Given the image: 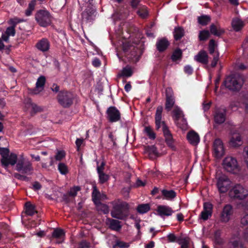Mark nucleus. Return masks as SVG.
<instances>
[{
    "label": "nucleus",
    "instance_id": "nucleus-60",
    "mask_svg": "<svg viewBox=\"0 0 248 248\" xmlns=\"http://www.w3.org/2000/svg\"><path fill=\"white\" fill-rule=\"evenodd\" d=\"M105 163L104 161H102L100 166H97V173L103 172L104 170L105 169Z\"/></svg>",
    "mask_w": 248,
    "mask_h": 248
},
{
    "label": "nucleus",
    "instance_id": "nucleus-38",
    "mask_svg": "<svg viewBox=\"0 0 248 248\" xmlns=\"http://www.w3.org/2000/svg\"><path fill=\"white\" fill-rule=\"evenodd\" d=\"M221 231L217 230L214 233V239L216 244L221 245L223 243V240L221 238Z\"/></svg>",
    "mask_w": 248,
    "mask_h": 248
},
{
    "label": "nucleus",
    "instance_id": "nucleus-44",
    "mask_svg": "<svg viewBox=\"0 0 248 248\" xmlns=\"http://www.w3.org/2000/svg\"><path fill=\"white\" fill-rule=\"evenodd\" d=\"M99 182L100 184H103L107 182L109 179L108 175L103 172L98 173Z\"/></svg>",
    "mask_w": 248,
    "mask_h": 248
},
{
    "label": "nucleus",
    "instance_id": "nucleus-14",
    "mask_svg": "<svg viewBox=\"0 0 248 248\" xmlns=\"http://www.w3.org/2000/svg\"><path fill=\"white\" fill-rule=\"evenodd\" d=\"M233 214V209L232 205L227 204L224 205L220 213V221L223 223L228 222Z\"/></svg>",
    "mask_w": 248,
    "mask_h": 248
},
{
    "label": "nucleus",
    "instance_id": "nucleus-22",
    "mask_svg": "<svg viewBox=\"0 0 248 248\" xmlns=\"http://www.w3.org/2000/svg\"><path fill=\"white\" fill-rule=\"evenodd\" d=\"M106 223L108 225L109 228L112 230L119 231L122 228L121 222L117 219L108 218Z\"/></svg>",
    "mask_w": 248,
    "mask_h": 248
},
{
    "label": "nucleus",
    "instance_id": "nucleus-47",
    "mask_svg": "<svg viewBox=\"0 0 248 248\" xmlns=\"http://www.w3.org/2000/svg\"><path fill=\"white\" fill-rule=\"evenodd\" d=\"M216 46L217 45H216L215 41L214 39H211L209 41L208 49H209V53L210 54L214 55L216 54V53H215V48H216Z\"/></svg>",
    "mask_w": 248,
    "mask_h": 248
},
{
    "label": "nucleus",
    "instance_id": "nucleus-2",
    "mask_svg": "<svg viewBox=\"0 0 248 248\" xmlns=\"http://www.w3.org/2000/svg\"><path fill=\"white\" fill-rule=\"evenodd\" d=\"M163 109L162 106H159L156 108L155 117V129L158 130L162 126V132L166 144L171 150L175 151L176 148L174 145L175 140L165 122L162 121Z\"/></svg>",
    "mask_w": 248,
    "mask_h": 248
},
{
    "label": "nucleus",
    "instance_id": "nucleus-20",
    "mask_svg": "<svg viewBox=\"0 0 248 248\" xmlns=\"http://www.w3.org/2000/svg\"><path fill=\"white\" fill-rule=\"evenodd\" d=\"M35 47L42 52H46L49 49L50 43L47 39L44 38L38 41Z\"/></svg>",
    "mask_w": 248,
    "mask_h": 248
},
{
    "label": "nucleus",
    "instance_id": "nucleus-33",
    "mask_svg": "<svg viewBox=\"0 0 248 248\" xmlns=\"http://www.w3.org/2000/svg\"><path fill=\"white\" fill-rule=\"evenodd\" d=\"M151 209L149 203H142L138 205L137 207V212L140 214H143L147 213Z\"/></svg>",
    "mask_w": 248,
    "mask_h": 248
},
{
    "label": "nucleus",
    "instance_id": "nucleus-8",
    "mask_svg": "<svg viewBox=\"0 0 248 248\" xmlns=\"http://www.w3.org/2000/svg\"><path fill=\"white\" fill-rule=\"evenodd\" d=\"M57 99L59 104L64 108L70 107L73 103L74 94L66 90H62L58 93Z\"/></svg>",
    "mask_w": 248,
    "mask_h": 248
},
{
    "label": "nucleus",
    "instance_id": "nucleus-31",
    "mask_svg": "<svg viewBox=\"0 0 248 248\" xmlns=\"http://www.w3.org/2000/svg\"><path fill=\"white\" fill-rule=\"evenodd\" d=\"M210 28L211 34L218 37L222 35L225 32L223 29L220 27L217 28L215 25L213 24L210 26Z\"/></svg>",
    "mask_w": 248,
    "mask_h": 248
},
{
    "label": "nucleus",
    "instance_id": "nucleus-29",
    "mask_svg": "<svg viewBox=\"0 0 248 248\" xmlns=\"http://www.w3.org/2000/svg\"><path fill=\"white\" fill-rule=\"evenodd\" d=\"M137 15L142 18H146L149 15L147 7L145 5H140L137 11Z\"/></svg>",
    "mask_w": 248,
    "mask_h": 248
},
{
    "label": "nucleus",
    "instance_id": "nucleus-37",
    "mask_svg": "<svg viewBox=\"0 0 248 248\" xmlns=\"http://www.w3.org/2000/svg\"><path fill=\"white\" fill-rule=\"evenodd\" d=\"M25 212L29 216H31L33 215L36 213L35 206L30 202H27L25 204Z\"/></svg>",
    "mask_w": 248,
    "mask_h": 248
},
{
    "label": "nucleus",
    "instance_id": "nucleus-9",
    "mask_svg": "<svg viewBox=\"0 0 248 248\" xmlns=\"http://www.w3.org/2000/svg\"><path fill=\"white\" fill-rule=\"evenodd\" d=\"M229 195L232 199L243 200L248 196V190L240 184H236L230 189Z\"/></svg>",
    "mask_w": 248,
    "mask_h": 248
},
{
    "label": "nucleus",
    "instance_id": "nucleus-42",
    "mask_svg": "<svg viewBox=\"0 0 248 248\" xmlns=\"http://www.w3.org/2000/svg\"><path fill=\"white\" fill-rule=\"evenodd\" d=\"M27 104H30L31 107V114H35L38 112H41L42 110L40 107L37 106L36 104L32 103L31 99L28 100Z\"/></svg>",
    "mask_w": 248,
    "mask_h": 248
},
{
    "label": "nucleus",
    "instance_id": "nucleus-26",
    "mask_svg": "<svg viewBox=\"0 0 248 248\" xmlns=\"http://www.w3.org/2000/svg\"><path fill=\"white\" fill-rule=\"evenodd\" d=\"M172 117L175 123H178L181 117H184L183 111L177 106L174 107V109L172 111Z\"/></svg>",
    "mask_w": 248,
    "mask_h": 248
},
{
    "label": "nucleus",
    "instance_id": "nucleus-63",
    "mask_svg": "<svg viewBox=\"0 0 248 248\" xmlns=\"http://www.w3.org/2000/svg\"><path fill=\"white\" fill-rule=\"evenodd\" d=\"M70 196H71L69 194V193L67 194H64L62 197V199L63 201L65 202V203H68L70 202Z\"/></svg>",
    "mask_w": 248,
    "mask_h": 248
},
{
    "label": "nucleus",
    "instance_id": "nucleus-56",
    "mask_svg": "<svg viewBox=\"0 0 248 248\" xmlns=\"http://www.w3.org/2000/svg\"><path fill=\"white\" fill-rule=\"evenodd\" d=\"M168 241L170 242H176L178 237H176L173 233H170L167 236Z\"/></svg>",
    "mask_w": 248,
    "mask_h": 248
},
{
    "label": "nucleus",
    "instance_id": "nucleus-51",
    "mask_svg": "<svg viewBox=\"0 0 248 248\" xmlns=\"http://www.w3.org/2000/svg\"><path fill=\"white\" fill-rule=\"evenodd\" d=\"M91 244L86 240H83L78 243V248H90Z\"/></svg>",
    "mask_w": 248,
    "mask_h": 248
},
{
    "label": "nucleus",
    "instance_id": "nucleus-40",
    "mask_svg": "<svg viewBox=\"0 0 248 248\" xmlns=\"http://www.w3.org/2000/svg\"><path fill=\"white\" fill-rule=\"evenodd\" d=\"M176 243L181 245V248H188V247L189 241L186 237H178Z\"/></svg>",
    "mask_w": 248,
    "mask_h": 248
},
{
    "label": "nucleus",
    "instance_id": "nucleus-55",
    "mask_svg": "<svg viewBox=\"0 0 248 248\" xmlns=\"http://www.w3.org/2000/svg\"><path fill=\"white\" fill-rule=\"evenodd\" d=\"M65 156V153L63 151H58L55 156L56 160L61 161Z\"/></svg>",
    "mask_w": 248,
    "mask_h": 248
},
{
    "label": "nucleus",
    "instance_id": "nucleus-34",
    "mask_svg": "<svg viewBox=\"0 0 248 248\" xmlns=\"http://www.w3.org/2000/svg\"><path fill=\"white\" fill-rule=\"evenodd\" d=\"M198 22L202 26L207 25L211 21L210 16L208 15H202L197 18Z\"/></svg>",
    "mask_w": 248,
    "mask_h": 248
},
{
    "label": "nucleus",
    "instance_id": "nucleus-1",
    "mask_svg": "<svg viewBox=\"0 0 248 248\" xmlns=\"http://www.w3.org/2000/svg\"><path fill=\"white\" fill-rule=\"evenodd\" d=\"M0 155L1 165L5 169H7L10 165L13 166L16 164V170L18 172L27 175L32 173L33 169L32 164L29 161H25L23 158L18 159L17 155L10 153L9 148L0 147Z\"/></svg>",
    "mask_w": 248,
    "mask_h": 248
},
{
    "label": "nucleus",
    "instance_id": "nucleus-18",
    "mask_svg": "<svg viewBox=\"0 0 248 248\" xmlns=\"http://www.w3.org/2000/svg\"><path fill=\"white\" fill-rule=\"evenodd\" d=\"M156 211L161 217L170 216L174 213V211L170 207L164 205H158Z\"/></svg>",
    "mask_w": 248,
    "mask_h": 248
},
{
    "label": "nucleus",
    "instance_id": "nucleus-59",
    "mask_svg": "<svg viewBox=\"0 0 248 248\" xmlns=\"http://www.w3.org/2000/svg\"><path fill=\"white\" fill-rule=\"evenodd\" d=\"M14 176L16 179L20 180L26 181L28 179V177L27 176L18 173H15L14 174Z\"/></svg>",
    "mask_w": 248,
    "mask_h": 248
},
{
    "label": "nucleus",
    "instance_id": "nucleus-57",
    "mask_svg": "<svg viewBox=\"0 0 248 248\" xmlns=\"http://www.w3.org/2000/svg\"><path fill=\"white\" fill-rule=\"evenodd\" d=\"M232 245L233 248H246L244 246L237 240H235L232 242Z\"/></svg>",
    "mask_w": 248,
    "mask_h": 248
},
{
    "label": "nucleus",
    "instance_id": "nucleus-52",
    "mask_svg": "<svg viewBox=\"0 0 248 248\" xmlns=\"http://www.w3.org/2000/svg\"><path fill=\"white\" fill-rule=\"evenodd\" d=\"M218 57H219V54H218V52H217V54L213 55V59L211 63V66L212 67H215L216 66L217 62L219 59Z\"/></svg>",
    "mask_w": 248,
    "mask_h": 248
},
{
    "label": "nucleus",
    "instance_id": "nucleus-6",
    "mask_svg": "<svg viewBox=\"0 0 248 248\" xmlns=\"http://www.w3.org/2000/svg\"><path fill=\"white\" fill-rule=\"evenodd\" d=\"M95 10L92 5H88L81 13V24L82 27L89 28L95 19Z\"/></svg>",
    "mask_w": 248,
    "mask_h": 248
},
{
    "label": "nucleus",
    "instance_id": "nucleus-46",
    "mask_svg": "<svg viewBox=\"0 0 248 248\" xmlns=\"http://www.w3.org/2000/svg\"><path fill=\"white\" fill-rule=\"evenodd\" d=\"M58 169L62 174L65 175L68 172L67 166L63 163H60Z\"/></svg>",
    "mask_w": 248,
    "mask_h": 248
},
{
    "label": "nucleus",
    "instance_id": "nucleus-30",
    "mask_svg": "<svg viewBox=\"0 0 248 248\" xmlns=\"http://www.w3.org/2000/svg\"><path fill=\"white\" fill-rule=\"evenodd\" d=\"M101 194L97 187L95 186H93L92 197V200L95 204H101V202H99V198L100 197Z\"/></svg>",
    "mask_w": 248,
    "mask_h": 248
},
{
    "label": "nucleus",
    "instance_id": "nucleus-15",
    "mask_svg": "<svg viewBox=\"0 0 248 248\" xmlns=\"http://www.w3.org/2000/svg\"><path fill=\"white\" fill-rule=\"evenodd\" d=\"M213 155L217 158L222 157L225 154L223 142L221 140L217 139L213 143Z\"/></svg>",
    "mask_w": 248,
    "mask_h": 248
},
{
    "label": "nucleus",
    "instance_id": "nucleus-19",
    "mask_svg": "<svg viewBox=\"0 0 248 248\" xmlns=\"http://www.w3.org/2000/svg\"><path fill=\"white\" fill-rule=\"evenodd\" d=\"M226 110L224 108H220L217 110L215 115L214 119L216 123L223 124L226 120Z\"/></svg>",
    "mask_w": 248,
    "mask_h": 248
},
{
    "label": "nucleus",
    "instance_id": "nucleus-32",
    "mask_svg": "<svg viewBox=\"0 0 248 248\" xmlns=\"http://www.w3.org/2000/svg\"><path fill=\"white\" fill-rule=\"evenodd\" d=\"M37 4L36 0H31L28 4L27 9L25 11V15L27 16H31L33 11L34 10L35 6Z\"/></svg>",
    "mask_w": 248,
    "mask_h": 248
},
{
    "label": "nucleus",
    "instance_id": "nucleus-13",
    "mask_svg": "<svg viewBox=\"0 0 248 248\" xmlns=\"http://www.w3.org/2000/svg\"><path fill=\"white\" fill-rule=\"evenodd\" d=\"M107 119L110 123H115L121 119L120 111L114 106L109 107L106 112Z\"/></svg>",
    "mask_w": 248,
    "mask_h": 248
},
{
    "label": "nucleus",
    "instance_id": "nucleus-28",
    "mask_svg": "<svg viewBox=\"0 0 248 248\" xmlns=\"http://www.w3.org/2000/svg\"><path fill=\"white\" fill-rule=\"evenodd\" d=\"M244 25V22L238 18H233L232 22V26L236 31H240Z\"/></svg>",
    "mask_w": 248,
    "mask_h": 248
},
{
    "label": "nucleus",
    "instance_id": "nucleus-39",
    "mask_svg": "<svg viewBox=\"0 0 248 248\" xmlns=\"http://www.w3.org/2000/svg\"><path fill=\"white\" fill-rule=\"evenodd\" d=\"M65 235V232L63 230L57 228L55 229L53 232L52 236L53 238H55L57 239H61Z\"/></svg>",
    "mask_w": 248,
    "mask_h": 248
},
{
    "label": "nucleus",
    "instance_id": "nucleus-61",
    "mask_svg": "<svg viewBox=\"0 0 248 248\" xmlns=\"http://www.w3.org/2000/svg\"><path fill=\"white\" fill-rule=\"evenodd\" d=\"M101 62L99 59L95 58L92 61V64L95 67H98L101 65Z\"/></svg>",
    "mask_w": 248,
    "mask_h": 248
},
{
    "label": "nucleus",
    "instance_id": "nucleus-16",
    "mask_svg": "<svg viewBox=\"0 0 248 248\" xmlns=\"http://www.w3.org/2000/svg\"><path fill=\"white\" fill-rule=\"evenodd\" d=\"M213 205L210 202H205L203 205V210L200 215V218L204 221L208 220L213 214Z\"/></svg>",
    "mask_w": 248,
    "mask_h": 248
},
{
    "label": "nucleus",
    "instance_id": "nucleus-49",
    "mask_svg": "<svg viewBox=\"0 0 248 248\" xmlns=\"http://www.w3.org/2000/svg\"><path fill=\"white\" fill-rule=\"evenodd\" d=\"M145 151L149 155L157 154V149L155 145L147 146L145 147Z\"/></svg>",
    "mask_w": 248,
    "mask_h": 248
},
{
    "label": "nucleus",
    "instance_id": "nucleus-5",
    "mask_svg": "<svg viewBox=\"0 0 248 248\" xmlns=\"http://www.w3.org/2000/svg\"><path fill=\"white\" fill-rule=\"evenodd\" d=\"M34 18L39 26L46 28L52 24L53 17L51 13L44 8L36 11Z\"/></svg>",
    "mask_w": 248,
    "mask_h": 248
},
{
    "label": "nucleus",
    "instance_id": "nucleus-45",
    "mask_svg": "<svg viewBox=\"0 0 248 248\" xmlns=\"http://www.w3.org/2000/svg\"><path fill=\"white\" fill-rule=\"evenodd\" d=\"M209 32L207 30H203L200 31L199 38L200 41H205L209 37Z\"/></svg>",
    "mask_w": 248,
    "mask_h": 248
},
{
    "label": "nucleus",
    "instance_id": "nucleus-35",
    "mask_svg": "<svg viewBox=\"0 0 248 248\" xmlns=\"http://www.w3.org/2000/svg\"><path fill=\"white\" fill-rule=\"evenodd\" d=\"M183 53L181 49L177 48L172 53L171 59L172 62H176L181 60L182 58Z\"/></svg>",
    "mask_w": 248,
    "mask_h": 248
},
{
    "label": "nucleus",
    "instance_id": "nucleus-53",
    "mask_svg": "<svg viewBox=\"0 0 248 248\" xmlns=\"http://www.w3.org/2000/svg\"><path fill=\"white\" fill-rule=\"evenodd\" d=\"M5 32L10 36H14L16 34V30L13 27L10 26L7 28Z\"/></svg>",
    "mask_w": 248,
    "mask_h": 248
},
{
    "label": "nucleus",
    "instance_id": "nucleus-62",
    "mask_svg": "<svg viewBox=\"0 0 248 248\" xmlns=\"http://www.w3.org/2000/svg\"><path fill=\"white\" fill-rule=\"evenodd\" d=\"M42 187L41 184L37 181L34 182L32 185V189L34 191L40 190Z\"/></svg>",
    "mask_w": 248,
    "mask_h": 248
},
{
    "label": "nucleus",
    "instance_id": "nucleus-25",
    "mask_svg": "<svg viewBox=\"0 0 248 248\" xmlns=\"http://www.w3.org/2000/svg\"><path fill=\"white\" fill-rule=\"evenodd\" d=\"M195 60L202 64H207L208 62V56L205 51L202 50L195 56Z\"/></svg>",
    "mask_w": 248,
    "mask_h": 248
},
{
    "label": "nucleus",
    "instance_id": "nucleus-64",
    "mask_svg": "<svg viewBox=\"0 0 248 248\" xmlns=\"http://www.w3.org/2000/svg\"><path fill=\"white\" fill-rule=\"evenodd\" d=\"M116 246L120 248H126L128 247V245L126 243L120 241H118L116 242Z\"/></svg>",
    "mask_w": 248,
    "mask_h": 248
},
{
    "label": "nucleus",
    "instance_id": "nucleus-50",
    "mask_svg": "<svg viewBox=\"0 0 248 248\" xmlns=\"http://www.w3.org/2000/svg\"><path fill=\"white\" fill-rule=\"evenodd\" d=\"M80 190V187L78 186H75L71 188L68 192L69 194L72 197H75L77 195V192Z\"/></svg>",
    "mask_w": 248,
    "mask_h": 248
},
{
    "label": "nucleus",
    "instance_id": "nucleus-17",
    "mask_svg": "<svg viewBox=\"0 0 248 248\" xmlns=\"http://www.w3.org/2000/svg\"><path fill=\"white\" fill-rule=\"evenodd\" d=\"M232 135L230 140V144L233 147H237L241 146L243 141L242 137L239 133H237L236 130H232Z\"/></svg>",
    "mask_w": 248,
    "mask_h": 248
},
{
    "label": "nucleus",
    "instance_id": "nucleus-10",
    "mask_svg": "<svg viewBox=\"0 0 248 248\" xmlns=\"http://www.w3.org/2000/svg\"><path fill=\"white\" fill-rule=\"evenodd\" d=\"M222 165L227 171L233 174H237L240 170L237 160L232 156L226 157L223 161Z\"/></svg>",
    "mask_w": 248,
    "mask_h": 248
},
{
    "label": "nucleus",
    "instance_id": "nucleus-21",
    "mask_svg": "<svg viewBox=\"0 0 248 248\" xmlns=\"http://www.w3.org/2000/svg\"><path fill=\"white\" fill-rule=\"evenodd\" d=\"M170 45V43L168 40L166 38L163 37L158 39L156 43V47L159 52H163L168 48Z\"/></svg>",
    "mask_w": 248,
    "mask_h": 248
},
{
    "label": "nucleus",
    "instance_id": "nucleus-36",
    "mask_svg": "<svg viewBox=\"0 0 248 248\" xmlns=\"http://www.w3.org/2000/svg\"><path fill=\"white\" fill-rule=\"evenodd\" d=\"M133 72L129 66L123 68L121 73L119 74V77H130L132 76Z\"/></svg>",
    "mask_w": 248,
    "mask_h": 248
},
{
    "label": "nucleus",
    "instance_id": "nucleus-7",
    "mask_svg": "<svg viewBox=\"0 0 248 248\" xmlns=\"http://www.w3.org/2000/svg\"><path fill=\"white\" fill-rule=\"evenodd\" d=\"M223 83L226 88L232 91H239L243 84L241 78L236 75L227 76Z\"/></svg>",
    "mask_w": 248,
    "mask_h": 248
},
{
    "label": "nucleus",
    "instance_id": "nucleus-23",
    "mask_svg": "<svg viewBox=\"0 0 248 248\" xmlns=\"http://www.w3.org/2000/svg\"><path fill=\"white\" fill-rule=\"evenodd\" d=\"M162 195V199L168 201H172L177 196L176 192L172 190L163 189L161 190Z\"/></svg>",
    "mask_w": 248,
    "mask_h": 248
},
{
    "label": "nucleus",
    "instance_id": "nucleus-4",
    "mask_svg": "<svg viewBox=\"0 0 248 248\" xmlns=\"http://www.w3.org/2000/svg\"><path fill=\"white\" fill-rule=\"evenodd\" d=\"M123 56L127 58L130 62H137L142 54L138 47L131 45L129 43H124L122 46Z\"/></svg>",
    "mask_w": 248,
    "mask_h": 248
},
{
    "label": "nucleus",
    "instance_id": "nucleus-43",
    "mask_svg": "<svg viewBox=\"0 0 248 248\" xmlns=\"http://www.w3.org/2000/svg\"><path fill=\"white\" fill-rule=\"evenodd\" d=\"M46 81V79L45 76H41L37 79L36 83V88H44Z\"/></svg>",
    "mask_w": 248,
    "mask_h": 248
},
{
    "label": "nucleus",
    "instance_id": "nucleus-48",
    "mask_svg": "<svg viewBox=\"0 0 248 248\" xmlns=\"http://www.w3.org/2000/svg\"><path fill=\"white\" fill-rule=\"evenodd\" d=\"M129 4L133 10L138 9L140 4V0H129Z\"/></svg>",
    "mask_w": 248,
    "mask_h": 248
},
{
    "label": "nucleus",
    "instance_id": "nucleus-24",
    "mask_svg": "<svg viewBox=\"0 0 248 248\" xmlns=\"http://www.w3.org/2000/svg\"><path fill=\"white\" fill-rule=\"evenodd\" d=\"M188 141L193 145H197L200 142V137L194 131H189L186 136Z\"/></svg>",
    "mask_w": 248,
    "mask_h": 248
},
{
    "label": "nucleus",
    "instance_id": "nucleus-11",
    "mask_svg": "<svg viewBox=\"0 0 248 248\" xmlns=\"http://www.w3.org/2000/svg\"><path fill=\"white\" fill-rule=\"evenodd\" d=\"M231 184L232 181L226 175L221 174L217 178L216 186L220 194L226 193L231 188Z\"/></svg>",
    "mask_w": 248,
    "mask_h": 248
},
{
    "label": "nucleus",
    "instance_id": "nucleus-58",
    "mask_svg": "<svg viewBox=\"0 0 248 248\" xmlns=\"http://www.w3.org/2000/svg\"><path fill=\"white\" fill-rule=\"evenodd\" d=\"M241 224L245 226H248V214L245 215L241 219Z\"/></svg>",
    "mask_w": 248,
    "mask_h": 248
},
{
    "label": "nucleus",
    "instance_id": "nucleus-12",
    "mask_svg": "<svg viewBox=\"0 0 248 248\" xmlns=\"http://www.w3.org/2000/svg\"><path fill=\"white\" fill-rule=\"evenodd\" d=\"M175 102L173 92L171 88L168 87L166 89L165 109L167 111L171 110L174 107Z\"/></svg>",
    "mask_w": 248,
    "mask_h": 248
},
{
    "label": "nucleus",
    "instance_id": "nucleus-54",
    "mask_svg": "<svg viewBox=\"0 0 248 248\" xmlns=\"http://www.w3.org/2000/svg\"><path fill=\"white\" fill-rule=\"evenodd\" d=\"M184 72L188 75H192L193 72V69L192 67L189 65H186L184 68Z\"/></svg>",
    "mask_w": 248,
    "mask_h": 248
},
{
    "label": "nucleus",
    "instance_id": "nucleus-3",
    "mask_svg": "<svg viewBox=\"0 0 248 248\" xmlns=\"http://www.w3.org/2000/svg\"><path fill=\"white\" fill-rule=\"evenodd\" d=\"M112 209L111 211V216L115 218L120 220H125L129 214V205L128 203L118 199L111 202Z\"/></svg>",
    "mask_w": 248,
    "mask_h": 248
},
{
    "label": "nucleus",
    "instance_id": "nucleus-27",
    "mask_svg": "<svg viewBox=\"0 0 248 248\" xmlns=\"http://www.w3.org/2000/svg\"><path fill=\"white\" fill-rule=\"evenodd\" d=\"M174 38L175 41H179L185 35V31L182 27H175L173 32Z\"/></svg>",
    "mask_w": 248,
    "mask_h": 248
},
{
    "label": "nucleus",
    "instance_id": "nucleus-41",
    "mask_svg": "<svg viewBox=\"0 0 248 248\" xmlns=\"http://www.w3.org/2000/svg\"><path fill=\"white\" fill-rule=\"evenodd\" d=\"M144 131L150 139L154 140L156 138V134L150 126H145Z\"/></svg>",
    "mask_w": 248,
    "mask_h": 248
}]
</instances>
